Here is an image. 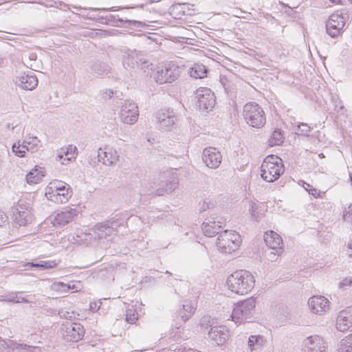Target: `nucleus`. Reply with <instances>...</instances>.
Wrapping results in <instances>:
<instances>
[{"mask_svg":"<svg viewBox=\"0 0 352 352\" xmlns=\"http://www.w3.org/2000/svg\"><path fill=\"white\" fill-rule=\"evenodd\" d=\"M179 179L174 173H165L160 178L155 194L162 196L171 193L178 186Z\"/></svg>","mask_w":352,"mask_h":352,"instance_id":"nucleus-11","label":"nucleus"},{"mask_svg":"<svg viewBox=\"0 0 352 352\" xmlns=\"http://www.w3.org/2000/svg\"><path fill=\"white\" fill-rule=\"evenodd\" d=\"M72 195L70 185L58 179L50 182L45 189L47 199L57 204L67 203Z\"/></svg>","mask_w":352,"mask_h":352,"instance_id":"nucleus-2","label":"nucleus"},{"mask_svg":"<svg viewBox=\"0 0 352 352\" xmlns=\"http://www.w3.org/2000/svg\"><path fill=\"white\" fill-rule=\"evenodd\" d=\"M336 326L339 331L344 332L349 329L352 326V307H348L338 313Z\"/></svg>","mask_w":352,"mask_h":352,"instance_id":"nucleus-18","label":"nucleus"},{"mask_svg":"<svg viewBox=\"0 0 352 352\" xmlns=\"http://www.w3.org/2000/svg\"><path fill=\"white\" fill-rule=\"evenodd\" d=\"M50 288L52 291L60 294L68 293L70 290L74 289H75V291H78V289H76L74 284H66L63 282H55L51 285Z\"/></svg>","mask_w":352,"mask_h":352,"instance_id":"nucleus-30","label":"nucleus"},{"mask_svg":"<svg viewBox=\"0 0 352 352\" xmlns=\"http://www.w3.org/2000/svg\"><path fill=\"white\" fill-rule=\"evenodd\" d=\"M196 309L195 305L190 300H185L183 304L184 314L181 313L182 320L187 321L195 313Z\"/></svg>","mask_w":352,"mask_h":352,"instance_id":"nucleus-33","label":"nucleus"},{"mask_svg":"<svg viewBox=\"0 0 352 352\" xmlns=\"http://www.w3.org/2000/svg\"><path fill=\"white\" fill-rule=\"evenodd\" d=\"M264 241L270 249L275 251V254L283 253V239L278 234L274 231L266 232Z\"/></svg>","mask_w":352,"mask_h":352,"instance_id":"nucleus-22","label":"nucleus"},{"mask_svg":"<svg viewBox=\"0 0 352 352\" xmlns=\"http://www.w3.org/2000/svg\"><path fill=\"white\" fill-rule=\"evenodd\" d=\"M327 350V343L318 335L308 336L302 342V352H326Z\"/></svg>","mask_w":352,"mask_h":352,"instance_id":"nucleus-14","label":"nucleus"},{"mask_svg":"<svg viewBox=\"0 0 352 352\" xmlns=\"http://www.w3.org/2000/svg\"><path fill=\"white\" fill-rule=\"evenodd\" d=\"M146 61L140 57L135 51H129L125 53L123 57V65L126 69L141 67Z\"/></svg>","mask_w":352,"mask_h":352,"instance_id":"nucleus-23","label":"nucleus"},{"mask_svg":"<svg viewBox=\"0 0 352 352\" xmlns=\"http://www.w3.org/2000/svg\"><path fill=\"white\" fill-rule=\"evenodd\" d=\"M1 301L14 302V303H29L32 302V300H28L25 298L19 296L18 293L12 292L4 296H1Z\"/></svg>","mask_w":352,"mask_h":352,"instance_id":"nucleus-31","label":"nucleus"},{"mask_svg":"<svg viewBox=\"0 0 352 352\" xmlns=\"http://www.w3.org/2000/svg\"><path fill=\"white\" fill-rule=\"evenodd\" d=\"M14 221L19 226H25L32 221V215L30 210H20L17 209V212H13Z\"/></svg>","mask_w":352,"mask_h":352,"instance_id":"nucleus-29","label":"nucleus"},{"mask_svg":"<svg viewBox=\"0 0 352 352\" xmlns=\"http://www.w3.org/2000/svg\"><path fill=\"white\" fill-rule=\"evenodd\" d=\"M56 265L55 261H42L39 263H28L26 264V266H31L34 267H39L42 270L50 269L53 268Z\"/></svg>","mask_w":352,"mask_h":352,"instance_id":"nucleus-38","label":"nucleus"},{"mask_svg":"<svg viewBox=\"0 0 352 352\" xmlns=\"http://www.w3.org/2000/svg\"><path fill=\"white\" fill-rule=\"evenodd\" d=\"M311 311L316 314H322L329 309V301L322 296H314L308 302Z\"/></svg>","mask_w":352,"mask_h":352,"instance_id":"nucleus-20","label":"nucleus"},{"mask_svg":"<svg viewBox=\"0 0 352 352\" xmlns=\"http://www.w3.org/2000/svg\"><path fill=\"white\" fill-rule=\"evenodd\" d=\"M350 1V3L352 4V0H349Z\"/></svg>","mask_w":352,"mask_h":352,"instance_id":"nucleus-60","label":"nucleus"},{"mask_svg":"<svg viewBox=\"0 0 352 352\" xmlns=\"http://www.w3.org/2000/svg\"><path fill=\"white\" fill-rule=\"evenodd\" d=\"M342 220L346 222L352 221V204H350L343 210Z\"/></svg>","mask_w":352,"mask_h":352,"instance_id":"nucleus-41","label":"nucleus"},{"mask_svg":"<svg viewBox=\"0 0 352 352\" xmlns=\"http://www.w3.org/2000/svg\"><path fill=\"white\" fill-rule=\"evenodd\" d=\"M7 219L6 214L3 212L0 211V226H2L7 221Z\"/></svg>","mask_w":352,"mask_h":352,"instance_id":"nucleus-50","label":"nucleus"},{"mask_svg":"<svg viewBox=\"0 0 352 352\" xmlns=\"http://www.w3.org/2000/svg\"><path fill=\"white\" fill-rule=\"evenodd\" d=\"M221 223L219 221H215L214 218L206 219L202 223V231L206 236H214L220 233Z\"/></svg>","mask_w":352,"mask_h":352,"instance_id":"nucleus-25","label":"nucleus"},{"mask_svg":"<svg viewBox=\"0 0 352 352\" xmlns=\"http://www.w3.org/2000/svg\"><path fill=\"white\" fill-rule=\"evenodd\" d=\"M182 352H200L199 351H197L195 349H184Z\"/></svg>","mask_w":352,"mask_h":352,"instance_id":"nucleus-57","label":"nucleus"},{"mask_svg":"<svg viewBox=\"0 0 352 352\" xmlns=\"http://www.w3.org/2000/svg\"><path fill=\"white\" fill-rule=\"evenodd\" d=\"M15 83L25 90H32L38 85V79L34 72L23 73L16 78Z\"/></svg>","mask_w":352,"mask_h":352,"instance_id":"nucleus-21","label":"nucleus"},{"mask_svg":"<svg viewBox=\"0 0 352 352\" xmlns=\"http://www.w3.org/2000/svg\"><path fill=\"white\" fill-rule=\"evenodd\" d=\"M197 105L200 111L208 112L215 105L216 98L214 93L208 88L200 87L197 90Z\"/></svg>","mask_w":352,"mask_h":352,"instance_id":"nucleus-10","label":"nucleus"},{"mask_svg":"<svg viewBox=\"0 0 352 352\" xmlns=\"http://www.w3.org/2000/svg\"><path fill=\"white\" fill-rule=\"evenodd\" d=\"M267 344L266 338L260 334L251 335L248 338V349L249 352L261 351Z\"/></svg>","mask_w":352,"mask_h":352,"instance_id":"nucleus-26","label":"nucleus"},{"mask_svg":"<svg viewBox=\"0 0 352 352\" xmlns=\"http://www.w3.org/2000/svg\"><path fill=\"white\" fill-rule=\"evenodd\" d=\"M248 204L249 213L254 220L258 221L261 217L258 204L252 201H248Z\"/></svg>","mask_w":352,"mask_h":352,"instance_id":"nucleus-36","label":"nucleus"},{"mask_svg":"<svg viewBox=\"0 0 352 352\" xmlns=\"http://www.w3.org/2000/svg\"><path fill=\"white\" fill-rule=\"evenodd\" d=\"M303 188L309 192V194L317 198L320 196V192L317 189L314 188L311 185L308 183L304 182L302 185Z\"/></svg>","mask_w":352,"mask_h":352,"instance_id":"nucleus-43","label":"nucleus"},{"mask_svg":"<svg viewBox=\"0 0 352 352\" xmlns=\"http://www.w3.org/2000/svg\"><path fill=\"white\" fill-rule=\"evenodd\" d=\"M118 224L116 221H108L107 223H101L96 224L94 229H92V233H85V238L81 239L82 241H85L86 243H91L98 239H106L107 236L114 235L116 234L117 230H116V226Z\"/></svg>","mask_w":352,"mask_h":352,"instance_id":"nucleus-8","label":"nucleus"},{"mask_svg":"<svg viewBox=\"0 0 352 352\" xmlns=\"http://www.w3.org/2000/svg\"><path fill=\"white\" fill-rule=\"evenodd\" d=\"M241 243V236L239 233L226 230L219 234L217 246L222 253H231L239 248Z\"/></svg>","mask_w":352,"mask_h":352,"instance_id":"nucleus-7","label":"nucleus"},{"mask_svg":"<svg viewBox=\"0 0 352 352\" xmlns=\"http://www.w3.org/2000/svg\"><path fill=\"white\" fill-rule=\"evenodd\" d=\"M18 208H20V210H30V204H27L24 200L20 199L17 205L14 206V212H17Z\"/></svg>","mask_w":352,"mask_h":352,"instance_id":"nucleus-44","label":"nucleus"},{"mask_svg":"<svg viewBox=\"0 0 352 352\" xmlns=\"http://www.w3.org/2000/svg\"><path fill=\"white\" fill-rule=\"evenodd\" d=\"M89 307L90 309L93 311H97L100 307V306H98L96 302H91Z\"/></svg>","mask_w":352,"mask_h":352,"instance_id":"nucleus-54","label":"nucleus"},{"mask_svg":"<svg viewBox=\"0 0 352 352\" xmlns=\"http://www.w3.org/2000/svg\"><path fill=\"white\" fill-rule=\"evenodd\" d=\"M77 148L76 146L69 145L67 148H62V153H64L65 156L67 158V162L71 161L72 159H75L77 155Z\"/></svg>","mask_w":352,"mask_h":352,"instance_id":"nucleus-39","label":"nucleus"},{"mask_svg":"<svg viewBox=\"0 0 352 352\" xmlns=\"http://www.w3.org/2000/svg\"><path fill=\"white\" fill-rule=\"evenodd\" d=\"M91 69L96 74L102 75L108 70V66L104 63L96 62L93 65Z\"/></svg>","mask_w":352,"mask_h":352,"instance_id":"nucleus-40","label":"nucleus"},{"mask_svg":"<svg viewBox=\"0 0 352 352\" xmlns=\"http://www.w3.org/2000/svg\"><path fill=\"white\" fill-rule=\"evenodd\" d=\"M77 214L78 210L76 208H66L56 214L54 219V225L64 226L69 222H72Z\"/></svg>","mask_w":352,"mask_h":352,"instance_id":"nucleus-24","label":"nucleus"},{"mask_svg":"<svg viewBox=\"0 0 352 352\" xmlns=\"http://www.w3.org/2000/svg\"><path fill=\"white\" fill-rule=\"evenodd\" d=\"M275 251H272L269 254H268V258L271 261H274L276 260V258H278V256H280V254H275Z\"/></svg>","mask_w":352,"mask_h":352,"instance_id":"nucleus-52","label":"nucleus"},{"mask_svg":"<svg viewBox=\"0 0 352 352\" xmlns=\"http://www.w3.org/2000/svg\"><path fill=\"white\" fill-rule=\"evenodd\" d=\"M283 135L280 130L276 129L273 131L270 138L269 139V144L270 146L280 145L283 142Z\"/></svg>","mask_w":352,"mask_h":352,"instance_id":"nucleus-35","label":"nucleus"},{"mask_svg":"<svg viewBox=\"0 0 352 352\" xmlns=\"http://www.w3.org/2000/svg\"><path fill=\"white\" fill-rule=\"evenodd\" d=\"M338 352H352V334L340 340Z\"/></svg>","mask_w":352,"mask_h":352,"instance_id":"nucleus-34","label":"nucleus"},{"mask_svg":"<svg viewBox=\"0 0 352 352\" xmlns=\"http://www.w3.org/2000/svg\"><path fill=\"white\" fill-rule=\"evenodd\" d=\"M346 20L339 11L330 15L326 24L327 33L332 38L339 36L342 32Z\"/></svg>","mask_w":352,"mask_h":352,"instance_id":"nucleus-13","label":"nucleus"},{"mask_svg":"<svg viewBox=\"0 0 352 352\" xmlns=\"http://www.w3.org/2000/svg\"><path fill=\"white\" fill-rule=\"evenodd\" d=\"M44 176L45 168L36 165L26 175V182L29 184H38Z\"/></svg>","mask_w":352,"mask_h":352,"instance_id":"nucleus-27","label":"nucleus"},{"mask_svg":"<svg viewBox=\"0 0 352 352\" xmlns=\"http://www.w3.org/2000/svg\"><path fill=\"white\" fill-rule=\"evenodd\" d=\"M113 91L111 89H105L102 93V96L104 99L110 98L112 97Z\"/></svg>","mask_w":352,"mask_h":352,"instance_id":"nucleus-49","label":"nucleus"},{"mask_svg":"<svg viewBox=\"0 0 352 352\" xmlns=\"http://www.w3.org/2000/svg\"><path fill=\"white\" fill-rule=\"evenodd\" d=\"M346 254L349 257L352 258V241L348 243Z\"/></svg>","mask_w":352,"mask_h":352,"instance_id":"nucleus-53","label":"nucleus"},{"mask_svg":"<svg viewBox=\"0 0 352 352\" xmlns=\"http://www.w3.org/2000/svg\"><path fill=\"white\" fill-rule=\"evenodd\" d=\"M226 283L228 288L232 292L244 295L251 292L254 288L255 278L251 272L241 270L230 274L228 277Z\"/></svg>","mask_w":352,"mask_h":352,"instance_id":"nucleus-1","label":"nucleus"},{"mask_svg":"<svg viewBox=\"0 0 352 352\" xmlns=\"http://www.w3.org/2000/svg\"><path fill=\"white\" fill-rule=\"evenodd\" d=\"M56 158V160L60 162L62 164H66L67 158L65 156L64 153H62V148L58 153Z\"/></svg>","mask_w":352,"mask_h":352,"instance_id":"nucleus-48","label":"nucleus"},{"mask_svg":"<svg viewBox=\"0 0 352 352\" xmlns=\"http://www.w3.org/2000/svg\"><path fill=\"white\" fill-rule=\"evenodd\" d=\"M298 129L303 135H307V133L311 131V127L306 123H300L298 125Z\"/></svg>","mask_w":352,"mask_h":352,"instance_id":"nucleus-46","label":"nucleus"},{"mask_svg":"<svg viewBox=\"0 0 352 352\" xmlns=\"http://www.w3.org/2000/svg\"><path fill=\"white\" fill-rule=\"evenodd\" d=\"M202 160L208 168H217L221 163L222 156L216 148L209 147L203 151Z\"/></svg>","mask_w":352,"mask_h":352,"instance_id":"nucleus-16","label":"nucleus"},{"mask_svg":"<svg viewBox=\"0 0 352 352\" xmlns=\"http://www.w3.org/2000/svg\"><path fill=\"white\" fill-rule=\"evenodd\" d=\"M138 107L133 101L125 100L120 107L119 118L122 123L133 124L138 119Z\"/></svg>","mask_w":352,"mask_h":352,"instance_id":"nucleus-9","label":"nucleus"},{"mask_svg":"<svg viewBox=\"0 0 352 352\" xmlns=\"http://www.w3.org/2000/svg\"><path fill=\"white\" fill-rule=\"evenodd\" d=\"M7 60H6V58L0 55V67L5 66Z\"/></svg>","mask_w":352,"mask_h":352,"instance_id":"nucleus-56","label":"nucleus"},{"mask_svg":"<svg viewBox=\"0 0 352 352\" xmlns=\"http://www.w3.org/2000/svg\"><path fill=\"white\" fill-rule=\"evenodd\" d=\"M63 337L69 342H78L85 334L83 327L80 323L65 322L62 324Z\"/></svg>","mask_w":352,"mask_h":352,"instance_id":"nucleus-12","label":"nucleus"},{"mask_svg":"<svg viewBox=\"0 0 352 352\" xmlns=\"http://www.w3.org/2000/svg\"><path fill=\"white\" fill-rule=\"evenodd\" d=\"M284 171L282 160L274 155L267 156L261 166V177L267 182L277 180Z\"/></svg>","mask_w":352,"mask_h":352,"instance_id":"nucleus-3","label":"nucleus"},{"mask_svg":"<svg viewBox=\"0 0 352 352\" xmlns=\"http://www.w3.org/2000/svg\"><path fill=\"white\" fill-rule=\"evenodd\" d=\"M243 115L245 122L252 127L261 128L265 124V112L261 107L254 102L244 105Z\"/></svg>","mask_w":352,"mask_h":352,"instance_id":"nucleus-6","label":"nucleus"},{"mask_svg":"<svg viewBox=\"0 0 352 352\" xmlns=\"http://www.w3.org/2000/svg\"><path fill=\"white\" fill-rule=\"evenodd\" d=\"M210 205H212L210 202L209 201H206V200L204 201V204H203V207H202V210L204 211L206 210V209H208L210 208Z\"/></svg>","mask_w":352,"mask_h":352,"instance_id":"nucleus-55","label":"nucleus"},{"mask_svg":"<svg viewBox=\"0 0 352 352\" xmlns=\"http://www.w3.org/2000/svg\"><path fill=\"white\" fill-rule=\"evenodd\" d=\"M98 161L104 165L111 166L115 165L120 160V155L117 150L113 147L100 148L98 152Z\"/></svg>","mask_w":352,"mask_h":352,"instance_id":"nucleus-17","label":"nucleus"},{"mask_svg":"<svg viewBox=\"0 0 352 352\" xmlns=\"http://www.w3.org/2000/svg\"><path fill=\"white\" fill-rule=\"evenodd\" d=\"M208 338L217 345H223L229 338V331L224 325L212 327L208 331Z\"/></svg>","mask_w":352,"mask_h":352,"instance_id":"nucleus-19","label":"nucleus"},{"mask_svg":"<svg viewBox=\"0 0 352 352\" xmlns=\"http://www.w3.org/2000/svg\"><path fill=\"white\" fill-rule=\"evenodd\" d=\"M352 283V276L346 277L342 279L339 283V287L344 289L345 287L350 285Z\"/></svg>","mask_w":352,"mask_h":352,"instance_id":"nucleus-47","label":"nucleus"},{"mask_svg":"<svg viewBox=\"0 0 352 352\" xmlns=\"http://www.w3.org/2000/svg\"><path fill=\"white\" fill-rule=\"evenodd\" d=\"M12 152L19 157H25V153L29 151L27 145H24V144H21L20 141L18 142H15L12 146Z\"/></svg>","mask_w":352,"mask_h":352,"instance_id":"nucleus-37","label":"nucleus"},{"mask_svg":"<svg viewBox=\"0 0 352 352\" xmlns=\"http://www.w3.org/2000/svg\"><path fill=\"white\" fill-rule=\"evenodd\" d=\"M74 8L76 9L77 10H80L82 9L80 7H74Z\"/></svg>","mask_w":352,"mask_h":352,"instance_id":"nucleus-59","label":"nucleus"},{"mask_svg":"<svg viewBox=\"0 0 352 352\" xmlns=\"http://www.w3.org/2000/svg\"><path fill=\"white\" fill-rule=\"evenodd\" d=\"M138 319V314L133 309H127L126 313V320L130 324H134Z\"/></svg>","mask_w":352,"mask_h":352,"instance_id":"nucleus-42","label":"nucleus"},{"mask_svg":"<svg viewBox=\"0 0 352 352\" xmlns=\"http://www.w3.org/2000/svg\"><path fill=\"white\" fill-rule=\"evenodd\" d=\"M156 119L158 129L164 131H171L177 120L174 112L169 109L159 111L156 115Z\"/></svg>","mask_w":352,"mask_h":352,"instance_id":"nucleus-15","label":"nucleus"},{"mask_svg":"<svg viewBox=\"0 0 352 352\" xmlns=\"http://www.w3.org/2000/svg\"><path fill=\"white\" fill-rule=\"evenodd\" d=\"M181 74V68L172 63L157 65L152 74L158 84L171 83L177 80Z\"/></svg>","mask_w":352,"mask_h":352,"instance_id":"nucleus-5","label":"nucleus"},{"mask_svg":"<svg viewBox=\"0 0 352 352\" xmlns=\"http://www.w3.org/2000/svg\"><path fill=\"white\" fill-rule=\"evenodd\" d=\"M189 74L192 78H203L206 76L207 69L202 64L195 63L190 68Z\"/></svg>","mask_w":352,"mask_h":352,"instance_id":"nucleus-32","label":"nucleus"},{"mask_svg":"<svg viewBox=\"0 0 352 352\" xmlns=\"http://www.w3.org/2000/svg\"><path fill=\"white\" fill-rule=\"evenodd\" d=\"M333 3L338 4L341 3V0H329Z\"/></svg>","mask_w":352,"mask_h":352,"instance_id":"nucleus-58","label":"nucleus"},{"mask_svg":"<svg viewBox=\"0 0 352 352\" xmlns=\"http://www.w3.org/2000/svg\"><path fill=\"white\" fill-rule=\"evenodd\" d=\"M58 314L60 318H64L65 319L72 320L73 318L75 317L74 313L73 311L70 312L67 310H60L58 312Z\"/></svg>","mask_w":352,"mask_h":352,"instance_id":"nucleus-45","label":"nucleus"},{"mask_svg":"<svg viewBox=\"0 0 352 352\" xmlns=\"http://www.w3.org/2000/svg\"><path fill=\"white\" fill-rule=\"evenodd\" d=\"M255 307L256 299L253 297L239 302L233 308L232 320L236 324L250 322L254 314Z\"/></svg>","mask_w":352,"mask_h":352,"instance_id":"nucleus-4","label":"nucleus"},{"mask_svg":"<svg viewBox=\"0 0 352 352\" xmlns=\"http://www.w3.org/2000/svg\"><path fill=\"white\" fill-rule=\"evenodd\" d=\"M23 144L27 145L28 151L32 153L38 152L42 148L40 140L36 136H33L30 134L25 136Z\"/></svg>","mask_w":352,"mask_h":352,"instance_id":"nucleus-28","label":"nucleus"},{"mask_svg":"<svg viewBox=\"0 0 352 352\" xmlns=\"http://www.w3.org/2000/svg\"><path fill=\"white\" fill-rule=\"evenodd\" d=\"M126 23H128L129 24H134L136 27H142L143 25H144L145 24L141 21H130V20H128V21H125Z\"/></svg>","mask_w":352,"mask_h":352,"instance_id":"nucleus-51","label":"nucleus"}]
</instances>
